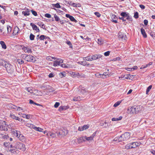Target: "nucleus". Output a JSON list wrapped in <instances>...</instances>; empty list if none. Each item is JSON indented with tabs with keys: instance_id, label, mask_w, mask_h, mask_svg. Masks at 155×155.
I'll list each match as a JSON object with an SVG mask.
<instances>
[{
	"instance_id": "obj_18",
	"label": "nucleus",
	"mask_w": 155,
	"mask_h": 155,
	"mask_svg": "<svg viewBox=\"0 0 155 155\" xmlns=\"http://www.w3.org/2000/svg\"><path fill=\"white\" fill-rule=\"evenodd\" d=\"M20 31L19 28L17 26L15 27L13 31V35H16L18 33H19V31Z\"/></svg>"
},
{
	"instance_id": "obj_4",
	"label": "nucleus",
	"mask_w": 155,
	"mask_h": 155,
	"mask_svg": "<svg viewBox=\"0 0 155 155\" xmlns=\"http://www.w3.org/2000/svg\"><path fill=\"white\" fill-rule=\"evenodd\" d=\"M121 17H119V19L123 21H125L127 20H129L130 19V17L128 13L126 12H122L120 14Z\"/></svg>"
},
{
	"instance_id": "obj_33",
	"label": "nucleus",
	"mask_w": 155,
	"mask_h": 155,
	"mask_svg": "<svg viewBox=\"0 0 155 155\" xmlns=\"http://www.w3.org/2000/svg\"><path fill=\"white\" fill-rule=\"evenodd\" d=\"M21 115L22 117L24 118H26L28 119L30 118V117L31 116L30 115H26L25 114H21Z\"/></svg>"
},
{
	"instance_id": "obj_13",
	"label": "nucleus",
	"mask_w": 155,
	"mask_h": 155,
	"mask_svg": "<svg viewBox=\"0 0 155 155\" xmlns=\"http://www.w3.org/2000/svg\"><path fill=\"white\" fill-rule=\"evenodd\" d=\"M128 113H130V114H132L134 113H136L135 106L131 107L130 108L127 109Z\"/></svg>"
},
{
	"instance_id": "obj_2",
	"label": "nucleus",
	"mask_w": 155,
	"mask_h": 155,
	"mask_svg": "<svg viewBox=\"0 0 155 155\" xmlns=\"http://www.w3.org/2000/svg\"><path fill=\"white\" fill-rule=\"evenodd\" d=\"M14 135L18 138L19 140L22 142H25L26 141V137L21 134L20 132L16 130L14 131Z\"/></svg>"
},
{
	"instance_id": "obj_37",
	"label": "nucleus",
	"mask_w": 155,
	"mask_h": 155,
	"mask_svg": "<svg viewBox=\"0 0 155 155\" xmlns=\"http://www.w3.org/2000/svg\"><path fill=\"white\" fill-rule=\"evenodd\" d=\"M122 118V117L120 116L118 118H113L112 119V120L113 121H116L120 120Z\"/></svg>"
},
{
	"instance_id": "obj_8",
	"label": "nucleus",
	"mask_w": 155,
	"mask_h": 155,
	"mask_svg": "<svg viewBox=\"0 0 155 155\" xmlns=\"http://www.w3.org/2000/svg\"><path fill=\"white\" fill-rule=\"evenodd\" d=\"M25 57V60L28 61L34 62L35 61V58L32 55H26Z\"/></svg>"
},
{
	"instance_id": "obj_47",
	"label": "nucleus",
	"mask_w": 155,
	"mask_h": 155,
	"mask_svg": "<svg viewBox=\"0 0 155 155\" xmlns=\"http://www.w3.org/2000/svg\"><path fill=\"white\" fill-rule=\"evenodd\" d=\"M7 30L8 33H10L12 30V28L10 26H9L8 25L7 27Z\"/></svg>"
},
{
	"instance_id": "obj_48",
	"label": "nucleus",
	"mask_w": 155,
	"mask_h": 155,
	"mask_svg": "<svg viewBox=\"0 0 155 155\" xmlns=\"http://www.w3.org/2000/svg\"><path fill=\"white\" fill-rule=\"evenodd\" d=\"M152 87V86L150 85L147 88L146 90V94H148L150 90H151Z\"/></svg>"
},
{
	"instance_id": "obj_20",
	"label": "nucleus",
	"mask_w": 155,
	"mask_h": 155,
	"mask_svg": "<svg viewBox=\"0 0 155 155\" xmlns=\"http://www.w3.org/2000/svg\"><path fill=\"white\" fill-rule=\"evenodd\" d=\"M7 127L8 126L5 124H3L0 126V130L7 131L8 130Z\"/></svg>"
},
{
	"instance_id": "obj_11",
	"label": "nucleus",
	"mask_w": 155,
	"mask_h": 155,
	"mask_svg": "<svg viewBox=\"0 0 155 155\" xmlns=\"http://www.w3.org/2000/svg\"><path fill=\"white\" fill-rule=\"evenodd\" d=\"M118 38L122 40H126L127 38L126 35L120 32H118Z\"/></svg>"
},
{
	"instance_id": "obj_19",
	"label": "nucleus",
	"mask_w": 155,
	"mask_h": 155,
	"mask_svg": "<svg viewBox=\"0 0 155 155\" xmlns=\"http://www.w3.org/2000/svg\"><path fill=\"white\" fill-rule=\"evenodd\" d=\"M124 141L128 139L130 137V135L129 133L126 132L124 134H123Z\"/></svg>"
},
{
	"instance_id": "obj_43",
	"label": "nucleus",
	"mask_w": 155,
	"mask_h": 155,
	"mask_svg": "<svg viewBox=\"0 0 155 155\" xmlns=\"http://www.w3.org/2000/svg\"><path fill=\"white\" fill-rule=\"evenodd\" d=\"M26 126L29 127H30L31 128H33L35 126V125H34L28 123H27L26 124Z\"/></svg>"
},
{
	"instance_id": "obj_34",
	"label": "nucleus",
	"mask_w": 155,
	"mask_h": 155,
	"mask_svg": "<svg viewBox=\"0 0 155 155\" xmlns=\"http://www.w3.org/2000/svg\"><path fill=\"white\" fill-rule=\"evenodd\" d=\"M111 18L112 20V21L114 22L115 23H117V20H114V19L117 18V17L115 15H112V16H111Z\"/></svg>"
},
{
	"instance_id": "obj_45",
	"label": "nucleus",
	"mask_w": 155,
	"mask_h": 155,
	"mask_svg": "<svg viewBox=\"0 0 155 155\" xmlns=\"http://www.w3.org/2000/svg\"><path fill=\"white\" fill-rule=\"evenodd\" d=\"M53 6L57 8H60L61 6L59 3H57L56 4H53L52 5Z\"/></svg>"
},
{
	"instance_id": "obj_22",
	"label": "nucleus",
	"mask_w": 155,
	"mask_h": 155,
	"mask_svg": "<svg viewBox=\"0 0 155 155\" xmlns=\"http://www.w3.org/2000/svg\"><path fill=\"white\" fill-rule=\"evenodd\" d=\"M131 144L132 148H134L139 146L141 144V143L139 142H137L131 143Z\"/></svg>"
},
{
	"instance_id": "obj_63",
	"label": "nucleus",
	"mask_w": 155,
	"mask_h": 155,
	"mask_svg": "<svg viewBox=\"0 0 155 155\" xmlns=\"http://www.w3.org/2000/svg\"><path fill=\"white\" fill-rule=\"evenodd\" d=\"M94 14L98 17H100L101 15L98 12H95Z\"/></svg>"
},
{
	"instance_id": "obj_38",
	"label": "nucleus",
	"mask_w": 155,
	"mask_h": 155,
	"mask_svg": "<svg viewBox=\"0 0 155 155\" xmlns=\"http://www.w3.org/2000/svg\"><path fill=\"white\" fill-rule=\"evenodd\" d=\"M73 100L74 101H78L81 100V99L80 96L75 97L73 98Z\"/></svg>"
},
{
	"instance_id": "obj_60",
	"label": "nucleus",
	"mask_w": 155,
	"mask_h": 155,
	"mask_svg": "<svg viewBox=\"0 0 155 155\" xmlns=\"http://www.w3.org/2000/svg\"><path fill=\"white\" fill-rule=\"evenodd\" d=\"M45 16L48 18H50L51 17V15L50 14L48 13L45 14Z\"/></svg>"
},
{
	"instance_id": "obj_10",
	"label": "nucleus",
	"mask_w": 155,
	"mask_h": 155,
	"mask_svg": "<svg viewBox=\"0 0 155 155\" xmlns=\"http://www.w3.org/2000/svg\"><path fill=\"white\" fill-rule=\"evenodd\" d=\"M114 141H116L117 142L124 141L123 134L121 135L120 136L115 138L114 139Z\"/></svg>"
},
{
	"instance_id": "obj_42",
	"label": "nucleus",
	"mask_w": 155,
	"mask_h": 155,
	"mask_svg": "<svg viewBox=\"0 0 155 155\" xmlns=\"http://www.w3.org/2000/svg\"><path fill=\"white\" fill-rule=\"evenodd\" d=\"M27 91L29 92L32 93V94H33V88L32 87H29L26 88Z\"/></svg>"
},
{
	"instance_id": "obj_3",
	"label": "nucleus",
	"mask_w": 155,
	"mask_h": 155,
	"mask_svg": "<svg viewBox=\"0 0 155 155\" xmlns=\"http://www.w3.org/2000/svg\"><path fill=\"white\" fill-rule=\"evenodd\" d=\"M8 73H12L14 71V69L13 66L9 63H6L4 65Z\"/></svg>"
},
{
	"instance_id": "obj_59",
	"label": "nucleus",
	"mask_w": 155,
	"mask_h": 155,
	"mask_svg": "<svg viewBox=\"0 0 155 155\" xmlns=\"http://www.w3.org/2000/svg\"><path fill=\"white\" fill-rule=\"evenodd\" d=\"M54 18L56 21H58L59 20V17H58L56 14H55L54 15Z\"/></svg>"
},
{
	"instance_id": "obj_14",
	"label": "nucleus",
	"mask_w": 155,
	"mask_h": 155,
	"mask_svg": "<svg viewBox=\"0 0 155 155\" xmlns=\"http://www.w3.org/2000/svg\"><path fill=\"white\" fill-rule=\"evenodd\" d=\"M96 134V133L94 132L90 137H87L86 136H85L84 138L85 140L86 139L87 141H92L93 140V138L95 136Z\"/></svg>"
},
{
	"instance_id": "obj_61",
	"label": "nucleus",
	"mask_w": 155,
	"mask_h": 155,
	"mask_svg": "<svg viewBox=\"0 0 155 155\" xmlns=\"http://www.w3.org/2000/svg\"><path fill=\"white\" fill-rule=\"evenodd\" d=\"M134 17L136 18H138V13L137 12H136L135 13L134 16Z\"/></svg>"
},
{
	"instance_id": "obj_32",
	"label": "nucleus",
	"mask_w": 155,
	"mask_h": 155,
	"mask_svg": "<svg viewBox=\"0 0 155 155\" xmlns=\"http://www.w3.org/2000/svg\"><path fill=\"white\" fill-rule=\"evenodd\" d=\"M141 32L144 38H146L147 37V35L144 29L141 28Z\"/></svg>"
},
{
	"instance_id": "obj_58",
	"label": "nucleus",
	"mask_w": 155,
	"mask_h": 155,
	"mask_svg": "<svg viewBox=\"0 0 155 155\" xmlns=\"http://www.w3.org/2000/svg\"><path fill=\"white\" fill-rule=\"evenodd\" d=\"M49 135L52 138L55 137L56 136L55 134L53 133H50V134H49Z\"/></svg>"
},
{
	"instance_id": "obj_23",
	"label": "nucleus",
	"mask_w": 155,
	"mask_h": 155,
	"mask_svg": "<svg viewBox=\"0 0 155 155\" xmlns=\"http://www.w3.org/2000/svg\"><path fill=\"white\" fill-rule=\"evenodd\" d=\"M101 55L99 54H95L91 56L92 61L94 60H96L99 58H101L102 57Z\"/></svg>"
},
{
	"instance_id": "obj_64",
	"label": "nucleus",
	"mask_w": 155,
	"mask_h": 155,
	"mask_svg": "<svg viewBox=\"0 0 155 155\" xmlns=\"http://www.w3.org/2000/svg\"><path fill=\"white\" fill-rule=\"evenodd\" d=\"M2 137L5 139H8L9 138L8 135H4L2 136Z\"/></svg>"
},
{
	"instance_id": "obj_36",
	"label": "nucleus",
	"mask_w": 155,
	"mask_h": 155,
	"mask_svg": "<svg viewBox=\"0 0 155 155\" xmlns=\"http://www.w3.org/2000/svg\"><path fill=\"white\" fill-rule=\"evenodd\" d=\"M97 43L98 44L102 45L104 43V41L102 38H101L97 39Z\"/></svg>"
},
{
	"instance_id": "obj_40",
	"label": "nucleus",
	"mask_w": 155,
	"mask_h": 155,
	"mask_svg": "<svg viewBox=\"0 0 155 155\" xmlns=\"http://www.w3.org/2000/svg\"><path fill=\"white\" fill-rule=\"evenodd\" d=\"M33 129H34L35 130L39 132H42L43 130V129L41 128L35 127V126Z\"/></svg>"
},
{
	"instance_id": "obj_52",
	"label": "nucleus",
	"mask_w": 155,
	"mask_h": 155,
	"mask_svg": "<svg viewBox=\"0 0 155 155\" xmlns=\"http://www.w3.org/2000/svg\"><path fill=\"white\" fill-rule=\"evenodd\" d=\"M17 62L18 63L20 64H22L24 63V61L23 60L21 59H18L17 60Z\"/></svg>"
},
{
	"instance_id": "obj_55",
	"label": "nucleus",
	"mask_w": 155,
	"mask_h": 155,
	"mask_svg": "<svg viewBox=\"0 0 155 155\" xmlns=\"http://www.w3.org/2000/svg\"><path fill=\"white\" fill-rule=\"evenodd\" d=\"M70 74L72 77H75L76 76H77V73L72 72Z\"/></svg>"
},
{
	"instance_id": "obj_31",
	"label": "nucleus",
	"mask_w": 155,
	"mask_h": 155,
	"mask_svg": "<svg viewBox=\"0 0 155 155\" xmlns=\"http://www.w3.org/2000/svg\"><path fill=\"white\" fill-rule=\"evenodd\" d=\"M0 44L1 45L2 47L3 48L6 49L7 48L6 45L4 41H0Z\"/></svg>"
},
{
	"instance_id": "obj_49",
	"label": "nucleus",
	"mask_w": 155,
	"mask_h": 155,
	"mask_svg": "<svg viewBox=\"0 0 155 155\" xmlns=\"http://www.w3.org/2000/svg\"><path fill=\"white\" fill-rule=\"evenodd\" d=\"M47 37L44 35H41L39 37V39L42 40H43L44 39H46L47 38Z\"/></svg>"
},
{
	"instance_id": "obj_21",
	"label": "nucleus",
	"mask_w": 155,
	"mask_h": 155,
	"mask_svg": "<svg viewBox=\"0 0 155 155\" xmlns=\"http://www.w3.org/2000/svg\"><path fill=\"white\" fill-rule=\"evenodd\" d=\"M30 10L28 9H27L26 10H25V11L22 12V13L25 16H28L30 14Z\"/></svg>"
},
{
	"instance_id": "obj_46",
	"label": "nucleus",
	"mask_w": 155,
	"mask_h": 155,
	"mask_svg": "<svg viewBox=\"0 0 155 155\" xmlns=\"http://www.w3.org/2000/svg\"><path fill=\"white\" fill-rule=\"evenodd\" d=\"M46 59L50 61H52V59H56V58L51 57V56H48L46 57Z\"/></svg>"
},
{
	"instance_id": "obj_25",
	"label": "nucleus",
	"mask_w": 155,
	"mask_h": 155,
	"mask_svg": "<svg viewBox=\"0 0 155 155\" xmlns=\"http://www.w3.org/2000/svg\"><path fill=\"white\" fill-rule=\"evenodd\" d=\"M12 149L9 150L10 151L13 153L16 154L18 153V151L17 149L16 148L11 147Z\"/></svg>"
},
{
	"instance_id": "obj_15",
	"label": "nucleus",
	"mask_w": 155,
	"mask_h": 155,
	"mask_svg": "<svg viewBox=\"0 0 155 155\" xmlns=\"http://www.w3.org/2000/svg\"><path fill=\"white\" fill-rule=\"evenodd\" d=\"M79 91L82 94H84L87 92V90L84 87L82 86L79 87Z\"/></svg>"
},
{
	"instance_id": "obj_17",
	"label": "nucleus",
	"mask_w": 155,
	"mask_h": 155,
	"mask_svg": "<svg viewBox=\"0 0 155 155\" xmlns=\"http://www.w3.org/2000/svg\"><path fill=\"white\" fill-rule=\"evenodd\" d=\"M135 110L136 113H137L141 111L143 109V107L142 106H135Z\"/></svg>"
},
{
	"instance_id": "obj_29",
	"label": "nucleus",
	"mask_w": 155,
	"mask_h": 155,
	"mask_svg": "<svg viewBox=\"0 0 155 155\" xmlns=\"http://www.w3.org/2000/svg\"><path fill=\"white\" fill-rule=\"evenodd\" d=\"M85 141L84 137H80L78 139V143H81Z\"/></svg>"
},
{
	"instance_id": "obj_54",
	"label": "nucleus",
	"mask_w": 155,
	"mask_h": 155,
	"mask_svg": "<svg viewBox=\"0 0 155 155\" xmlns=\"http://www.w3.org/2000/svg\"><path fill=\"white\" fill-rule=\"evenodd\" d=\"M64 2L66 4H68L70 5H71L72 2L70 1H67L65 0L64 1Z\"/></svg>"
},
{
	"instance_id": "obj_56",
	"label": "nucleus",
	"mask_w": 155,
	"mask_h": 155,
	"mask_svg": "<svg viewBox=\"0 0 155 155\" xmlns=\"http://www.w3.org/2000/svg\"><path fill=\"white\" fill-rule=\"evenodd\" d=\"M69 19L72 21H73L75 22L77 21V20H75V18H74V17L72 16H71L70 17Z\"/></svg>"
},
{
	"instance_id": "obj_24",
	"label": "nucleus",
	"mask_w": 155,
	"mask_h": 155,
	"mask_svg": "<svg viewBox=\"0 0 155 155\" xmlns=\"http://www.w3.org/2000/svg\"><path fill=\"white\" fill-rule=\"evenodd\" d=\"M30 25L32 26V28L34 30L36 31V32L39 31L40 30L37 27V26L33 24L32 23H31L30 24Z\"/></svg>"
},
{
	"instance_id": "obj_50",
	"label": "nucleus",
	"mask_w": 155,
	"mask_h": 155,
	"mask_svg": "<svg viewBox=\"0 0 155 155\" xmlns=\"http://www.w3.org/2000/svg\"><path fill=\"white\" fill-rule=\"evenodd\" d=\"M35 37V35H34L32 33H31L30 35V39L31 40H34Z\"/></svg>"
},
{
	"instance_id": "obj_39",
	"label": "nucleus",
	"mask_w": 155,
	"mask_h": 155,
	"mask_svg": "<svg viewBox=\"0 0 155 155\" xmlns=\"http://www.w3.org/2000/svg\"><path fill=\"white\" fill-rule=\"evenodd\" d=\"M4 145L6 147H9L10 146L11 147H12V145H10L9 142H5L4 143Z\"/></svg>"
},
{
	"instance_id": "obj_53",
	"label": "nucleus",
	"mask_w": 155,
	"mask_h": 155,
	"mask_svg": "<svg viewBox=\"0 0 155 155\" xmlns=\"http://www.w3.org/2000/svg\"><path fill=\"white\" fill-rule=\"evenodd\" d=\"M121 103V102L120 101H118L116 102L114 105V107H116L118 106Z\"/></svg>"
},
{
	"instance_id": "obj_5",
	"label": "nucleus",
	"mask_w": 155,
	"mask_h": 155,
	"mask_svg": "<svg viewBox=\"0 0 155 155\" xmlns=\"http://www.w3.org/2000/svg\"><path fill=\"white\" fill-rule=\"evenodd\" d=\"M16 148H18L24 151L25 150L26 148L25 145L22 143L19 142H17L15 145Z\"/></svg>"
},
{
	"instance_id": "obj_35",
	"label": "nucleus",
	"mask_w": 155,
	"mask_h": 155,
	"mask_svg": "<svg viewBox=\"0 0 155 155\" xmlns=\"http://www.w3.org/2000/svg\"><path fill=\"white\" fill-rule=\"evenodd\" d=\"M125 148L127 149H129L132 148L131 143L127 144L125 146Z\"/></svg>"
},
{
	"instance_id": "obj_41",
	"label": "nucleus",
	"mask_w": 155,
	"mask_h": 155,
	"mask_svg": "<svg viewBox=\"0 0 155 155\" xmlns=\"http://www.w3.org/2000/svg\"><path fill=\"white\" fill-rule=\"evenodd\" d=\"M29 103L30 104H34L36 105L37 106H42V105H41V104H37L35 102L33 101L32 100H30L29 101Z\"/></svg>"
},
{
	"instance_id": "obj_30",
	"label": "nucleus",
	"mask_w": 155,
	"mask_h": 155,
	"mask_svg": "<svg viewBox=\"0 0 155 155\" xmlns=\"http://www.w3.org/2000/svg\"><path fill=\"white\" fill-rule=\"evenodd\" d=\"M10 117L16 120L20 121V119L18 117H16L14 114H11Z\"/></svg>"
},
{
	"instance_id": "obj_26",
	"label": "nucleus",
	"mask_w": 155,
	"mask_h": 155,
	"mask_svg": "<svg viewBox=\"0 0 155 155\" xmlns=\"http://www.w3.org/2000/svg\"><path fill=\"white\" fill-rule=\"evenodd\" d=\"M77 76L78 78H86L85 75L84 74L77 73Z\"/></svg>"
},
{
	"instance_id": "obj_16",
	"label": "nucleus",
	"mask_w": 155,
	"mask_h": 155,
	"mask_svg": "<svg viewBox=\"0 0 155 155\" xmlns=\"http://www.w3.org/2000/svg\"><path fill=\"white\" fill-rule=\"evenodd\" d=\"M89 127L88 125H84L83 126L80 127H78V130L80 131H82L84 130H86Z\"/></svg>"
},
{
	"instance_id": "obj_62",
	"label": "nucleus",
	"mask_w": 155,
	"mask_h": 155,
	"mask_svg": "<svg viewBox=\"0 0 155 155\" xmlns=\"http://www.w3.org/2000/svg\"><path fill=\"white\" fill-rule=\"evenodd\" d=\"M31 11L32 14L34 16H36L37 15V13L36 11H33V10H31Z\"/></svg>"
},
{
	"instance_id": "obj_44",
	"label": "nucleus",
	"mask_w": 155,
	"mask_h": 155,
	"mask_svg": "<svg viewBox=\"0 0 155 155\" xmlns=\"http://www.w3.org/2000/svg\"><path fill=\"white\" fill-rule=\"evenodd\" d=\"M6 63H7V62L2 59H0V65L3 66H4V65Z\"/></svg>"
},
{
	"instance_id": "obj_9",
	"label": "nucleus",
	"mask_w": 155,
	"mask_h": 155,
	"mask_svg": "<svg viewBox=\"0 0 155 155\" xmlns=\"http://www.w3.org/2000/svg\"><path fill=\"white\" fill-rule=\"evenodd\" d=\"M55 60L56 59V60L54 61L53 63V65L54 66H57L58 65H61V64L62 63H63V60L59 59V58H56V59H54Z\"/></svg>"
},
{
	"instance_id": "obj_28",
	"label": "nucleus",
	"mask_w": 155,
	"mask_h": 155,
	"mask_svg": "<svg viewBox=\"0 0 155 155\" xmlns=\"http://www.w3.org/2000/svg\"><path fill=\"white\" fill-rule=\"evenodd\" d=\"M83 60L84 61H92L91 56V55H89L87 56V57L83 58Z\"/></svg>"
},
{
	"instance_id": "obj_57",
	"label": "nucleus",
	"mask_w": 155,
	"mask_h": 155,
	"mask_svg": "<svg viewBox=\"0 0 155 155\" xmlns=\"http://www.w3.org/2000/svg\"><path fill=\"white\" fill-rule=\"evenodd\" d=\"M120 59V58L119 57L113 59L112 61H119Z\"/></svg>"
},
{
	"instance_id": "obj_27",
	"label": "nucleus",
	"mask_w": 155,
	"mask_h": 155,
	"mask_svg": "<svg viewBox=\"0 0 155 155\" xmlns=\"http://www.w3.org/2000/svg\"><path fill=\"white\" fill-rule=\"evenodd\" d=\"M110 74L107 72H104L103 74H101V78L103 79L107 78L110 76Z\"/></svg>"
},
{
	"instance_id": "obj_12",
	"label": "nucleus",
	"mask_w": 155,
	"mask_h": 155,
	"mask_svg": "<svg viewBox=\"0 0 155 155\" xmlns=\"http://www.w3.org/2000/svg\"><path fill=\"white\" fill-rule=\"evenodd\" d=\"M22 49L25 53H31L32 52L31 49L28 47L23 46Z\"/></svg>"
},
{
	"instance_id": "obj_1",
	"label": "nucleus",
	"mask_w": 155,
	"mask_h": 155,
	"mask_svg": "<svg viewBox=\"0 0 155 155\" xmlns=\"http://www.w3.org/2000/svg\"><path fill=\"white\" fill-rule=\"evenodd\" d=\"M40 88L44 91H47V92H46V95L48 94L49 92H53V90L52 87L48 84V83L46 82L42 84L40 86Z\"/></svg>"
},
{
	"instance_id": "obj_6",
	"label": "nucleus",
	"mask_w": 155,
	"mask_h": 155,
	"mask_svg": "<svg viewBox=\"0 0 155 155\" xmlns=\"http://www.w3.org/2000/svg\"><path fill=\"white\" fill-rule=\"evenodd\" d=\"M32 95L38 97H40L43 96L44 94L41 91L35 89L33 90Z\"/></svg>"
},
{
	"instance_id": "obj_7",
	"label": "nucleus",
	"mask_w": 155,
	"mask_h": 155,
	"mask_svg": "<svg viewBox=\"0 0 155 155\" xmlns=\"http://www.w3.org/2000/svg\"><path fill=\"white\" fill-rule=\"evenodd\" d=\"M68 130L65 129H61L59 132L58 133V136H65L68 134Z\"/></svg>"
},
{
	"instance_id": "obj_51",
	"label": "nucleus",
	"mask_w": 155,
	"mask_h": 155,
	"mask_svg": "<svg viewBox=\"0 0 155 155\" xmlns=\"http://www.w3.org/2000/svg\"><path fill=\"white\" fill-rule=\"evenodd\" d=\"M74 67V66L71 64H66V68H72Z\"/></svg>"
}]
</instances>
